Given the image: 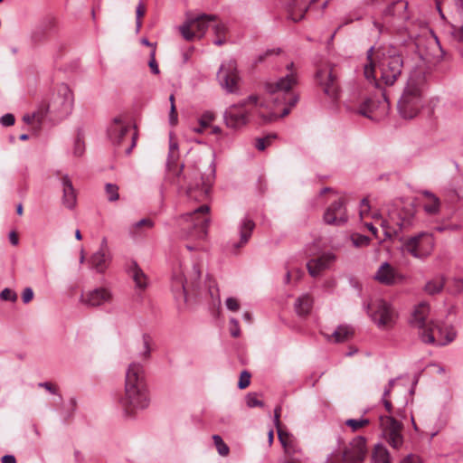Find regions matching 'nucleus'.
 I'll list each match as a JSON object with an SVG mask.
<instances>
[{
    "label": "nucleus",
    "instance_id": "nucleus-1",
    "mask_svg": "<svg viewBox=\"0 0 463 463\" xmlns=\"http://www.w3.org/2000/svg\"><path fill=\"white\" fill-rule=\"evenodd\" d=\"M405 30L418 49V61L411 70L398 101V111L406 119L419 115L424 106L426 74L441 61L443 50L434 33L421 21L408 22Z\"/></svg>",
    "mask_w": 463,
    "mask_h": 463
},
{
    "label": "nucleus",
    "instance_id": "nucleus-2",
    "mask_svg": "<svg viewBox=\"0 0 463 463\" xmlns=\"http://www.w3.org/2000/svg\"><path fill=\"white\" fill-rule=\"evenodd\" d=\"M287 74L276 82L266 84L269 103L260 101L257 95L230 106L224 112L225 125L233 129L241 128L250 122L257 113L263 122L268 123L289 114L298 100L294 88L298 85V71L293 62L287 66Z\"/></svg>",
    "mask_w": 463,
    "mask_h": 463
},
{
    "label": "nucleus",
    "instance_id": "nucleus-3",
    "mask_svg": "<svg viewBox=\"0 0 463 463\" xmlns=\"http://www.w3.org/2000/svg\"><path fill=\"white\" fill-rule=\"evenodd\" d=\"M151 355V338L145 335L137 347L135 359L128 365L125 374L124 392L118 398V405L125 416L135 417L138 411L149 405V392L145 365Z\"/></svg>",
    "mask_w": 463,
    "mask_h": 463
},
{
    "label": "nucleus",
    "instance_id": "nucleus-4",
    "mask_svg": "<svg viewBox=\"0 0 463 463\" xmlns=\"http://www.w3.org/2000/svg\"><path fill=\"white\" fill-rule=\"evenodd\" d=\"M182 180L183 183H181L180 175L179 176L174 177L173 183L184 190L190 200L203 203L194 211L184 216V219L187 223L186 229L191 230L184 237L194 240H203L206 236L207 227L210 221V207L204 202L210 198L212 182L208 177L204 178L201 175L196 168L184 175Z\"/></svg>",
    "mask_w": 463,
    "mask_h": 463
},
{
    "label": "nucleus",
    "instance_id": "nucleus-5",
    "mask_svg": "<svg viewBox=\"0 0 463 463\" xmlns=\"http://www.w3.org/2000/svg\"><path fill=\"white\" fill-rule=\"evenodd\" d=\"M367 61L364 68V77L377 88L393 85L402 75L404 61L395 47H383L377 51L371 48Z\"/></svg>",
    "mask_w": 463,
    "mask_h": 463
},
{
    "label": "nucleus",
    "instance_id": "nucleus-6",
    "mask_svg": "<svg viewBox=\"0 0 463 463\" xmlns=\"http://www.w3.org/2000/svg\"><path fill=\"white\" fill-rule=\"evenodd\" d=\"M430 305L420 303L412 313L411 324L419 329V335L424 343L446 345L451 343L456 333L450 326H442L432 319H429Z\"/></svg>",
    "mask_w": 463,
    "mask_h": 463
},
{
    "label": "nucleus",
    "instance_id": "nucleus-7",
    "mask_svg": "<svg viewBox=\"0 0 463 463\" xmlns=\"http://www.w3.org/2000/svg\"><path fill=\"white\" fill-rule=\"evenodd\" d=\"M209 27L213 29L215 35L213 43L217 46L223 45L227 42V27L216 15L203 14L188 18L179 30L186 41H193L195 38L201 39Z\"/></svg>",
    "mask_w": 463,
    "mask_h": 463
},
{
    "label": "nucleus",
    "instance_id": "nucleus-8",
    "mask_svg": "<svg viewBox=\"0 0 463 463\" xmlns=\"http://www.w3.org/2000/svg\"><path fill=\"white\" fill-rule=\"evenodd\" d=\"M437 9L443 19L444 11L450 15V35L458 43L463 44V0H435Z\"/></svg>",
    "mask_w": 463,
    "mask_h": 463
},
{
    "label": "nucleus",
    "instance_id": "nucleus-9",
    "mask_svg": "<svg viewBox=\"0 0 463 463\" xmlns=\"http://www.w3.org/2000/svg\"><path fill=\"white\" fill-rule=\"evenodd\" d=\"M372 218L380 221V225L384 229L386 237L392 238L399 231L408 228L411 224L413 213L410 209H392L388 212V217L383 219L378 212L372 213Z\"/></svg>",
    "mask_w": 463,
    "mask_h": 463
},
{
    "label": "nucleus",
    "instance_id": "nucleus-10",
    "mask_svg": "<svg viewBox=\"0 0 463 463\" xmlns=\"http://www.w3.org/2000/svg\"><path fill=\"white\" fill-rule=\"evenodd\" d=\"M108 137L113 146L123 147L126 155H129L136 146L137 132L130 134L128 123L121 117L113 119L108 128Z\"/></svg>",
    "mask_w": 463,
    "mask_h": 463
},
{
    "label": "nucleus",
    "instance_id": "nucleus-11",
    "mask_svg": "<svg viewBox=\"0 0 463 463\" xmlns=\"http://www.w3.org/2000/svg\"><path fill=\"white\" fill-rule=\"evenodd\" d=\"M366 439L362 435H357L345 449L343 453L333 454L326 463H361L364 460L367 454Z\"/></svg>",
    "mask_w": 463,
    "mask_h": 463
},
{
    "label": "nucleus",
    "instance_id": "nucleus-12",
    "mask_svg": "<svg viewBox=\"0 0 463 463\" xmlns=\"http://www.w3.org/2000/svg\"><path fill=\"white\" fill-rule=\"evenodd\" d=\"M402 250L416 259H425L430 255L434 241L432 235L428 232H420L416 235L402 240Z\"/></svg>",
    "mask_w": 463,
    "mask_h": 463
},
{
    "label": "nucleus",
    "instance_id": "nucleus-13",
    "mask_svg": "<svg viewBox=\"0 0 463 463\" xmlns=\"http://www.w3.org/2000/svg\"><path fill=\"white\" fill-rule=\"evenodd\" d=\"M202 275V266L194 263L190 270L179 264L172 274V288L175 293L185 294L187 286L195 287Z\"/></svg>",
    "mask_w": 463,
    "mask_h": 463
},
{
    "label": "nucleus",
    "instance_id": "nucleus-14",
    "mask_svg": "<svg viewBox=\"0 0 463 463\" xmlns=\"http://www.w3.org/2000/svg\"><path fill=\"white\" fill-rule=\"evenodd\" d=\"M379 426L383 439L394 449H399L403 444V424L393 415H381Z\"/></svg>",
    "mask_w": 463,
    "mask_h": 463
},
{
    "label": "nucleus",
    "instance_id": "nucleus-15",
    "mask_svg": "<svg viewBox=\"0 0 463 463\" xmlns=\"http://www.w3.org/2000/svg\"><path fill=\"white\" fill-rule=\"evenodd\" d=\"M372 5H386V8L383 11V22H374V26L383 32L384 27L392 24L396 20H402L406 18V10L408 3L404 0H370Z\"/></svg>",
    "mask_w": 463,
    "mask_h": 463
},
{
    "label": "nucleus",
    "instance_id": "nucleus-16",
    "mask_svg": "<svg viewBox=\"0 0 463 463\" xmlns=\"http://www.w3.org/2000/svg\"><path fill=\"white\" fill-rule=\"evenodd\" d=\"M389 106V100L383 93L381 100L366 98L359 104L350 106V109L371 120H379L388 113Z\"/></svg>",
    "mask_w": 463,
    "mask_h": 463
},
{
    "label": "nucleus",
    "instance_id": "nucleus-17",
    "mask_svg": "<svg viewBox=\"0 0 463 463\" xmlns=\"http://www.w3.org/2000/svg\"><path fill=\"white\" fill-rule=\"evenodd\" d=\"M316 77L324 93L334 102L337 101L340 95V89L337 83L335 67L331 63L322 64L317 69Z\"/></svg>",
    "mask_w": 463,
    "mask_h": 463
},
{
    "label": "nucleus",
    "instance_id": "nucleus-18",
    "mask_svg": "<svg viewBox=\"0 0 463 463\" xmlns=\"http://www.w3.org/2000/svg\"><path fill=\"white\" fill-rule=\"evenodd\" d=\"M372 317L380 327H392L397 318V313L393 307L383 299H377L369 305Z\"/></svg>",
    "mask_w": 463,
    "mask_h": 463
},
{
    "label": "nucleus",
    "instance_id": "nucleus-19",
    "mask_svg": "<svg viewBox=\"0 0 463 463\" xmlns=\"http://www.w3.org/2000/svg\"><path fill=\"white\" fill-rule=\"evenodd\" d=\"M217 77L221 86L228 92L235 93L238 90L240 77L234 61L230 60L223 62L220 67Z\"/></svg>",
    "mask_w": 463,
    "mask_h": 463
},
{
    "label": "nucleus",
    "instance_id": "nucleus-20",
    "mask_svg": "<svg viewBox=\"0 0 463 463\" xmlns=\"http://www.w3.org/2000/svg\"><path fill=\"white\" fill-rule=\"evenodd\" d=\"M72 105L73 94L70 88L65 84L58 86L50 106L55 111L68 113L71 109Z\"/></svg>",
    "mask_w": 463,
    "mask_h": 463
},
{
    "label": "nucleus",
    "instance_id": "nucleus-21",
    "mask_svg": "<svg viewBox=\"0 0 463 463\" xmlns=\"http://www.w3.org/2000/svg\"><path fill=\"white\" fill-rule=\"evenodd\" d=\"M113 299L111 292L105 288H99L93 290L83 292L80 301L87 307H97L110 303Z\"/></svg>",
    "mask_w": 463,
    "mask_h": 463
},
{
    "label": "nucleus",
    "instance_id": "nucleus-22",
    "mask_svg": "<svg viewBox=\"0 0 463 463\" xmlns=\"http://www.w3.org/2000/svg\"><path fill=\"white\" fill-rule=\"evenodd\" d=\"M381 284L392 286L403 279L402 275L388 262L383 263L374 276Z\"/></svg>",
    "mask_w": 463,
    "mask_h": 463
},
{
    "label": "nucleus",
    "instance_id": "nucleus-23",
    "mask_svg": "<svg viewBox=\"0 0 463 463\" xmlns=\"http://www.w3.org/2000/svg\"><path fill=\"white\" fill-rule=\"evenodd\" d=\"M324 219L328 224L339 225L346 221V210L343 199L334 202L326 209Z\"/></svg>",
    "mask_w": 463,
    "mask_h": 463
},
{
    "label": "nucleus",
    "instance_id": "nucleus-24",
    "mask_svg": "<svg viewBox=\"0 0 463 463\" xmlns=\"http://www.w3.org/2000/svg\"><path fill=\"white\" fill-rule=\"evenodd\" d=\"M317 0H286V8L288 17L293 22L301 21L309 6Z\"/></svg>",
    "mask_w": 463,
    "mask_h": 463
},
{
    "label": "nucleus",
    "instance_id": "nucleus-25",
    "mask_svg": "<svg viewBox=\"0 0 463 463\" xmlns=\"http://www.w3.org/2000/svg\"><path fill=\"white\" fill-rule=\"evenodd\" d=\"M335 260V256L332 253H325L318 258L311 259L307 264L308 273L312 277L320 275L321 272L330 268Z\"/></svg>",
    "mask_w": 463,
    "mask_h": 463
},
{
    "label": "nucleus",
    "instance_id": "nucleus-26",
    "mask_svg": "<svg viewBox=\"0 0 463 463\" xmlns=\"http://www.w3.org/2000/svg\"><path fill=\"white\" fill-rule=\"evenodd\" d=\"M49 104H42L38 109L32 114H25L23 117V120L31 126L32 130L34 133H38L41 129V125L47 115Z\"/></svg>",
    "mask_w": 463,
    "mask_h": 463
},
{
    "label": "nucleus",
    "instance_id": "nucleus-27",
    "mask_svg": "<svg viewBox=\"0 0 463 463\" xmlns=\"http://www.w3.org/2000/svg\"><path fill=\"white\" fill-rule=\"evenodd\" d=\"M177 149H178L177 143L173 139V137H170L167 166H168V174L173 178L175 176H179L183 171V167H179L176 165V160L178 158Z\"/></svg>",
    "mask_w": 463,
    "mask_h": 463
},
{
    "label": "nucleus",
    "instance_id": "nucleus-28",
    "mask_svg": "<svg viewBox=\"0 0 463 463\" xmlns=\"http://www.w3.org/2000/svg\"><path fill=\"white\" fill-rule=\"evenodd\" d=\"M63 192V203L66 207L71 209L76 204V193L70 177L66 175L61 177Z\"/></svg>",
    "mask_w": 463,
    "mask_h": 463
},
{
    "label": "nucleus",
    "instance_id": "nucleus-29",
    "mask_svg": "<svg viewBox=\"0 0 463 463\" xmlns=\"http://www.w3.org/2000/svg\"><path fill=\"white\" fill-rule=\"evenodd\" d=\"M128 274L135 282L136 288L144 291L148 285V279L137 262H132L128 267Z\"/></svg>",
    "mask_w": 463,
    "mask_h": 463
},
{
    "label": "nucleus",
    "instance_id": "nucleus-30",
    "mask_svg": "<svg viewBox=\"0 0 463 463\" xmlns=\"http://www.w3.org/2000/svg\"><path fill=\"white\" fill-rule=\"evenodd\" d=\"M111 260V254L97 251L92 254L90 259V263L91 268L94 269L99 273H104L105 270L109 268V265Z\"/></svg>",
    "mask_w": 463,
    "mask_h": 463
},
{
    "label": "nucleus",
    "instance_id": "nucleus-31",
    "mask_svg": "<svg viewBox=\"0 0 463 463\" xmlns=\"http://www.w3.org/2000/svg\"><path fill=\"white\" fill-rule=\"evenodd\" d=\"M255 228V223L252 220L244 219L241 229L240 235L241 240L239 243L234 244L235 250L237 251L241 247L244 246L251 236V233Z\"/></svg>",
    "mask_w": 463,
    "mask_h": 463
},
{
    "label": "nucleus",
    "instance_id": "nucleus-32",
    "mask_svg": "<svg viewBox=\"0 0 463 463\" xmlns=\"http://www.w3.org/2000/svg\"><path fill=\"white\" fill-rule=\"evenodd\" d=\"M423 208L428 214H437L439 211V199L430 192H423Z\"/></svg>",
    "mask_w": 463,
    "mask_h": 463
},
{
    "label": "nucleus",
    "instance_id": "nucleus-33",
    "mask_svg": "<svg viewBox=\"0 0 463 463\" xmlns=\"http://www.w3.org/2000/svg\"><path fill=\"white\" fill-rule=\"evenodd\" d=\"M369 425L370 420L366 418L348 419L344 421L343 430L345 432L347 431V430H349L350 432L356 433L362 431Z\"/></svg>",
    "mask_w": 463,
    "mask_h": 463
},
{
    "label": "nucleus",
    "instance_id": "nucleus-34",
    "mask_svg": "<svg viewBox=\"0 0 463 463\" xmlns=\"http://www.w3.org/2000/svg\"><path fill=\"white\" fill-rule=\"evenodd\" d=\"M312 306V298L309 295L306 294L298 298L295 304V308L298 316L306 317L310 313Z\"/></svg>",
    "mask_w": 463,
    "mask_h": 463
},
{
    "label": "nucleus",
    "instance_id": "nucleus-35",
    "mask_svg": "<svg viewBox=\"0 0 463 463\" xmlns=\"http://www.w3.org/2000/svg\"><path fill=\"white\" fill-rule=\"evenodd\" d=\"M153 227H154L153 221L149 218H145V219H142V220L138 221L137 222L134 223L130 227L129 232L131 235H133L135 237L141 236L146 230H150Z\"/></svg>",
    "mask_w": 463,
    "mask_h": 463
},
{
    "label": "nucleus",
    "instance_id": "nucleus-36",
    "mask_svg": "<svg viewBox=\"0 0 463 463\" xmlns=\"http://www.w3.org/2000/svg\"><path fill=\"white\" fill-rule=\"evenodd\" d=\"M372 463H391L389 452L382 444L375 445L373 450Z\"/></svg>",
    "mask_w": 463,
    "mask_h": 463
},
{
    "label": "nucleus",
    "instance_id": "nucleus-37",
    "mask_svg": "<svg viewBox=\"0 0 463 463\" xmlns=\"http://www.w3.org/2000/svg\"><path fill=\"white\" fill-rule=\"evenodd\" d=\"M215 119V114L211 111H205L202 114V116L199 118V127L195 128L194 131L195 133L201 134L203 133V131L211 128L212 122H213Z\"/></svg>",
    "mask_w": 463,
    "mask_h": 463
},
{
    "label": "nucleus",
    "instance_id": "nucleus-38",
    "mask_svg": "<svg viewBox=\"0 0 463 463\" xmlns=\"http://www.w3.org/2000/svg\"><path fill=\"white\" fill-rule=\"evenodd\" d=\"M354 335V331L347 326H339L330 336L334 342L342 343L348 340Z\"/></svg>",
    "mask_w": 463,
    "mask_h": 463
},
{
    "label": "nucleus",
    "instance_id": "nucleus-39",
    "mask_svg": "<svg viewBox=\"0 0 463 463\" xmlns=\"http://www.w3.org/2000/svg\"><path fill=\"white\" fill-rule=\"evenodd\" d=\"M444 287V280L442 278H436L430 281H429L425 286L426 293L430 295H434L442 290Z\"/></svg>",
    "mask_w": 463,
    "mask_h": 463
},
{
    "label": "nucleus",
    "instance_id": "nucleus-40",
    "mask_svg": "<svg viewBox=\"0 0 463 463\" xmlns=\"http://www.w3.org/2000/svg\"><path fill=\"white\" fill-rule=\"evenodd\" d=\"M286 269L285 282L287 284H290L293 281H299L304 275V272L300 268H289L288 266H286Z\"/></svg>",
    "mask_w": 463,
    "mask_h": 463
},
{
    "label": "nucleus",
    "instance_id": "nucleus-41",
    "mask_svg": "<svg viewBox=\"0 0 463 463\" xmlns=\"http://www.w3.org/2000/svg\"><path fill=\"white\" fill-rule=\"evenodd\" d=\"M277 430H278L279 439L285 449V453L290 454V448H291V442H292L290 435L288 432L284 431L281 429V426L277 427Z\"/></svg>",
    "mask_w": 463,
    "mask_h": 463
},
{
    "label": "nucleus",
    "instance_id": "nucleus-42",
    "mask_svg": "<svg viewBox=\"0 0 463 463\" xmlns=\"http://www.w3.org/2000/svg\"><path fill=\"white\" fill-rule=\"evenodd\" d=\"M213 439L214 442V445L218 450V453L222 456L226 457L229 455L230 449L229 447L224 443L222 439L219 435H213Z\"/></svg>",
    "mask_w": 463,
    "mask_h": 463
},
{
    "label": "nucleus",
    "instance_id": "nucleus-43",
    "mask_svg": "<svg viewBox=\"0 0 463 463\" xmlns=\"http://www.w3.org/2000/svg\"><path fill=\"white\" fill-rule=\"evenodd\" d=\"M351 241H352L354 246H355L357 248H362V247L368 246L371 240L369 237H367L365 235L354 233L351 236Z\"/></svg>",
    "mask_w": 463,
    "mask_h": 463
},
{
    "label": "nucleus",
    "instance_id": "nucleus-44",
    "mask_svg": "<svg viewBox=\"0 0 463 463\" xmlns=\"http://www.w3.org/2000/svg\"><path fill=\"white\" fill-rule=\"evenodd\" d=\"M393 381H391L390 382V388L388 390H386L383 393V405H384V408L387 411V415H393L394 416V409L392 407V402L388 399V396L390 394V392H391V388L392 387L393 385Z\"/></svg>",
    "mask_w": 463,
    "mask_h": 463
},
{
    "label": "nucleus",
    "instance_id": "nucleus-45",
    "mask_svg": "<svg viewBox=\"0 0 463 463\" xmlns=\"http://www.w3.org/2000/svg\"><path fill=\"white\" fill-rule=\"evenodd\" d=\"M169 101L171 104L169 121H170L171 125L175 126L178 122V116H177L176 107H175V99L174 94L170 95Z\"/></svg>",
    "mask_w": 463,
    "mask_h": 463
},
{
    "label": "nucleus",
    "instance_id": "nucleus-46",
    "mask_svg": "<svg viewBox=\"0 0 463 463\" xmlns=\"http://www.w3.org/2000/svg\"><path fill=\"white\" fill-rule=\"evenodd\" d=\"M276 138V135H268L265 137L257 139L256 147L260 151L265 150L270 144L273 139Z\"/></svg>",
    "mask_w": 463,
    "mask_h": 463
},
{
    "label": "nucleus",
    "instance_id": "nucleus-47",
    "mask_svg": "<svg viewBox=\"0 0 463 463\" xmlns=\"http://www.w3.org/2000/svg\"><path fill=\"white\" fill-rule=\"evenodd\" d=\"M146 12V7L144 3H139L137 6L136 15H137V31L138 32L142 26V19L145 16Z\"/></svg>",
    "mask_w": 463,
    "mask_h": 463
},
{
    "label": "nucleus",
    "instance_id": "nucleus-48",
    "mask_svg": "<svg viewBox=\"0 0 463 463\" xmlns=\"http://www.w3.org/2000/svg\"><path fill=\"white\" fill-rule=\"evenodd\" d=\"M105 189L106 194L108 195V199L110 202H114L118 199V187L116 184H107Z\"/></svg>",
    "mask_w": 463,
    "mask_h": 463
},
{
    "label": "nucleus",
    "instance_id": "nucleus-49",
    "mask_svg": "<svg viewBox=\"0 0 463 463\" xmlns=\"http://www.w3.org/2000/svg\"><path fill=\"white\" fill-rule=\"evenodd\" d=\"M250 383V373L247 371L241 372L238 386L240 389L247 388Z\"/></svg>",
    "mask_w": 463,
    "mask_h": 463
},
{
    "label": "nucleus",
    "instance_id": "nucleus-50",
    "mask_svg": "<svg viewBox=\"0 0 463 463\" xmlns=\"http://www.w3.org/2000/svg\"><path fill=\"white\" fill-rule=\"evenodd\" d=\"M247 405L250 408L261 407L262 402L258 399L257 393H249L246 397Z\"/></svg>",
    "mask_w": 463,
    "mask_h": 463
},
{
    "label": "nucleus",
    "instance_id": "nucleus-51",
    "mask_svg": "<svg viewBox=\"0 0 463 463\" xmlns=\"http://www.w3.org/2000/svg\"><path fill=\"white\" fill-rule=\"evenodd\" d=\"M56 26V19L54 17H47L41 25L43 32H49L54 29Z\"/></svg>",
    "mask_w": 463,
    "mask_h": 463
},
{
    "label": "nucleus",
    "instance_id": "nucleus-52",
    "mask_svg": "<svg viewBox=\"0 0 463 463\" xmlns=\"http://www.w3.org/2000/svg\"><path fill=\"white\" fill-rule=\"evenodd\" d=\"M0 297L3 300L5 301H12V302H14L16 301L17 299V295L16 293L10 289V288H5L1 294H0Z\"/></svg>",
    "mask_w": 463,
    "mask_h": 463
},
{
    "label": "nucleus",
    "instance_id": "nucleus-53",
    "mask_svg": "<svg viewBox=\"0 0 463 463\" xmlns=\"http://www.w3.org/2000/svg\"><path fill=\"white\" fill-rule=\"evenodd\" d=\"M360 217L362 220L367 218L371 213H370V205L367 199H363L360 205Z\"/></svg>",
    "mask_w": 463,
    "mask_h": 463
},
{
    "label": "nucleus",
    "instance_id": "nucleus-54",
    "mask_svg": "<svg viewBox=\"0 0 463 463\" xmlns=\"http://www.w3.org/2000/svg\"><path fill=\"white\" fill-rule=\"evenodd\" d=\"M148 66L153 73L158 74L160 72L158 64L156 61V48L155 47L151 51L150 61H149Z\"/></svg>",
    "mask_w": 463,
    "mask_h": 463
},
{
    "label": "nucleus",
    "instance_id": "nucleus-55",
    "mask_svg": "<svg viewBox=\"0 0 463 463\" xmlns=\"http://www.w3.org/2000/svg\"><path fill=\"white\" fill-rule=\"evenodd\" d=\"M230 332L233 337H238L241 335L239 322L234 318L230 320Z\"/></svg>",
    "mask_w": 463,
    "mask_h": 463
},
{
    "label": "nucleus",
    "instance_id": "nucleus-56",
    "mask_svg": "<svg viewBox=\"0 0 463 463\" xmlns=\"http://www.w3.org/2000/svg\"><path fill=\"white\" fill-rule=\"evenodd\" d=\"M226 307L231 311H238L240 309V302L234 298H229L226 300Z\"/></svg>",
    "mask_w": 463,
    "mask_h": 463
},
{
    "label": "nucleus",
    "instance_id": "nucleus-57",
    "mask_svg": "<svg viewBox=\"0 0 463 463\" xmlns=\"http://www.w3.org/2000/svg\"><path fill=\"white\" fill-rule=\"evenodd\" d=\"M38 386L42 387V388H44L45 390H47L48 392H52L53 394H58L59 388H58V386L55 383H50V382L40 383L38 384Z\"/></svg>",
    "mask_w": 463,
    "mask_h": 463
},
{
    "label": "nucleus",
    "instance_id": "nucleus-58",
    "mask_svg": "<svg viewBox=\"0 0 463 463\" xmlns=\"http://www.w3.org/2000/svg\"><path fill=\"white\" fill-rule=\"evenodd\" d=\"M84 152V142L78 137L74 144L73 153L76 156H80Z\"/></svg>",
    "mask_w": 463,
    "mask_h": 463
},
{
    "label": "nucleus",
    "instance_id": "nucleus-59",
    "mask_svg": "<svg viewBox=\"0 0 463 463\" xmlns=\"http://www.w3.org/2000/svg\"><path fill=\"white\" fill-rule=\"evenodd\" d=\"M15 118L13 114H5L0 118V122L5 127H10L14 124Z\"/></svg>",
    "mask_w": 463,
    "mask_h": 463
},
{
    "label": "nucleus",
    "instance_id": "nucleus-60",
    "mask_svg": "<svg viewBox=\"0 0 463 463\" xmlns=\"http://www.w3.org/2000/svg\"><path fill=\"white\" fill-rule=\"evenodd\" d=\"M33 298V291L31 288H26L22 294L24 303L27 304Z\"/></svg>",
    "mask_w": 463,
    "mask_h": 463
},
{
    "label": "nucleus",
    "instance_id": "nucleus-61",
    "mask_svg": "<svg viewBox=\"0 0 463 463\" xmlns=\"http://www.w3.org/2000/svg\"><path fill=\"white\" fill-rule=\"evenodd\" d=\"M280 415H281V407L280 406H277L275 411H274V418H275L276 428L281 426V423H280V420H279Z\"/></svg>",
    "mask_w": 463,
    "mask_h": 463
},
{
    "label": "nucleus",
    "instance_id": "nucleus-62",
    "mask_svg": "<svg viewBox=\"0 0 463 463\" xmlns=\"http://www.w3.org/2000/svg\"><path fill=\"white\" fill-rule=\"evenodd\" d=\"M401 463H421L420 459L417 456H408Z\"/></svg>",
    "mask_w": 463,
    "mask_h": 463
},
{
    "label": "nucleus",
    "instance_id": "nucleus-63",
    "mask_svg": "<svg viewBox=\"0 0 463 463\" xmlns=\"http://www.w3.org/2000/svg\"><path fill=\"white\" fill-rule=\"evenodd\" d=\"M98 251L105 252V253H110L109 249L108 247V242H107V239L106 238L102 239V241H101V244H100V248H99V250Z\"/></svg>",
    "mask_w": 463,
    "mask_h": 463
},
{
    "label": "nucleus",
    "instance_id": "nucleus-64",
    "mask_svg": "<svg viewBox=\"0 0 463 463\" xmlns=\"http://www.w3.org/2000/svg\"><path fill=\"white\" fill-rule=\"evenodd\" d=\"M2 463H16V459L13 455H5L2 458Z\"/></svg>",
    "mask_w": 463,
    "mask_h": 463
}]
</instances>
